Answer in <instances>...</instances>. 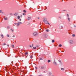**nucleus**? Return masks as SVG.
I'll return each instance as SVG.
<instances>
[{
  "instance_id": "f704fd0d",
  "label": "nucleus",
  "mask_w": 76,
  "mask_h": 76,
  "mask_svg": "<svg viewBox=\"0 0 76 76\" xmlns=\"http://www.w3.org/2000/svg\"><path fill=\"white\" fill-rule=\"evenodd\" d=\"M4 45H6V43H4Z\"/></svg>"
},
{
  "instance_id": "2eb2a0df",
  "label": "nucleus",
  "mask_w": 76,
  "mask_h": 76,
  "mask_svg": "<svg viewBox=\"0 0 76 76\" xmlns=\"http://www.w3.org/2000/svg\"><path fill=\"white\" fill-rule=\"evenodd\" d=\"M48 63H50V62H51V61H50V60H48Z\"/></svg>"
},
{
  "instance_id": "37998d69",
  "label": "nucleus",
  "mask_w": 76,
  "mask_h": 76,
  "mask_svg": "<svg viewBox=\"0 0 76 76\" xmlns=\"http://www.w3.org/2000/svg\"><path fill=\"white\" fill-rule=\"evenodd\" d=\"M44 73H45V71H44Z\"/></svg>"
},
{
  "instance_id": "ea45409f",
  "label": "nucleus",
  "mask_w": 76,
  "mask_h": 76,
  "mask_svg": "<svg viewBox=\"0 0 76 76\" xmlns=\"http://www.w3.org/2000/svg\"><path fill=\"white\" fill-rule=\"evenodd\" d=\"M15 25H16L15 24H14V25H13V26H15Z\"/></svg>"
},
{
  "instance_id": "aec40b11",
  "label": "nucleus",
  "mask_w": 76,
  "mask_h": 76,
  "mask_svg": "<svg viewBox=\"0 0 76 76\" xmlns=\"http://www.w3.org/2000/svg\"><path fill=\"white\" fill-rule=\"evenodd\" d=\"M52 42L53 43L54 42V40H52Z\"/></svg>"
},
{
  "instance_id": "7ed1b4c3",
  "label": "nucleus",
  "mask_w": 76,
  "mask_h": 76,
  "mask_svg": "<svg viewBox=\"0 0 76 76\" xmlns=\"http://www.w3.org/2000/svg\"><path fill=\"white\" fill-rule=\"evenodd\" d=\"M37 35H38V33L37 32H34L33 33V35L34 36H37Z\"/></svg>"
},
{
  "instance_id": "393cba45",
  "label": "nucleus",
  "mask_w": 76,
  "mask_h": 76,
  "mask_svg": "<svg viewBox=\"0 0 76 76\" xmlns=\"http://www.w3.org/2000/svg\"><path fill=\"white\" fill-rule=\"evenodd\" d=\"M7 36L8 37H9L10 36H9V35L8 34H7Z\"/></svg>"
},
{
  "instance_id": "cd10ccee",
  "label": "nucleus",
  "mask_w": 76,
  "mask_h": 76,
  "mask_svg": "<svg viewBox=\"0 0 76 76\" xmlns=\"http://www.w3.org/2000/svg\"><path fill=\"white\" fill-rule=\"evenodd\" d=\"M12 48H14V45H12Z\"/></svg>"
},
{
  "instance_id": "dca6fc26",
  "label": "nucleus",
  "mask_w": 76,
  "mask_h": 76,
  "mask_svg": "<svg viewBox=\"0 0 76 76\" xmlns=\"http://www.w3.org/2000/svg\"><path fill=\"white\" fill-rule=\"evenodd\" d=\"M72 36L73 37H75V34H72Z\"/></svg>"
},
{
  "instance_id": "0eeeda50",
  "label": "nucleus",
  "mask_w": 76,
  "mask_h": 76,
  "mask_svg": "<svg viewBox=\"0 0 76 76\" xmlns=\"http://www.w3.org/2000/svg\"><path fill=\"white\" fill-rule=\"evenodd\" d=\"M0 13H2V14H4V12H3L1 10H0Z\"/></svg>"
},
{
  "instance_id": "c9c22d12",
  "label": "nucleus",
  "mask_w": 76,
  "mask_h": 76,
  "mask_svg": "<svg viewBox=\"0 0 76 76\" xmlns=\"http://www.w3.org/2000/svg\"><path fill=\"white\" fill-rule=\"evenodd\" d=\"M59 18H60V19L61 18V16H59Z\"/></svg>"
},
{
  "instance_id": "de8ad7c7",
  "label": "nucleus",
  "mask_w": 76,
  "mask_h": 76,
  "mask_svg": "<svg viewBox=\"0 0 76 76\" xmlns=\"http://www.w3.org/2000/svg\"><path fill=\"white\" fill-rule=\"evenodd\" d=\"M28 24H29V23Z\"/></svg>"
},
{
  "instance_id": "f257e3e1",
  "label": "nucleus",
  "mask_w": 76,
  "mask_h": 76,
  "mask_svg": "<svg viewBox=\"0 0 76 76\" xmlns=\"http://www.w3.org/2000/svg\"><path fill=\"white\" fill-rule=\"evenodd\" d=\"M22 23L21 22H18V23H14L15 25H16V26H19V25H20V24H22Z\"/></svg>"
},
{
  "instance_id": "1a4fd4ad",
  "label": "nucleus",
  "mask_w": 76,
  "mask_h": 76,
  "mask_svg": "<svg viewBox=\"0 0 76 76\" xmlns=\"http://www.w3.org/2000/svg\"><path fill=\"white\" fill-rule=\"evenodd\" d=\"M45 67L44 66H41V69H44Z\"/></svg>"
},
{
  "instance_id": "6e6552de",
  "label": "nucleus",
  "mask_w": 76,
  "mask_h": 76,
  "mask_svg": "<svg viewBox=\"0 0 76 76\" xmlns=\"http://www.w3.org/2000/svg\"><path fill=\"white\" fill-rule=\"evenodd\" d=\"M61 70L64 71V68H61Z\"/></svg>"
},
{
  "instance_id": "ddd939ff",
  "label": "nucleus",
  "mask_w": 76,
  "mask_h": 76,
  "mask_svg": "<svg viewBox=\"0 0 76 76\" xmlns=\"http://www.w3.org/2000/svg\"><path fill=\"white\" fill-rule=\"evenodd\" d=\"M18 19H20V16H18Z\"/></svg>"
},
{
  "instance_id": "473e14b6",
  "label": "nucleus",
  "mask_w": 76,
  "mask_h": 76,
  "mask_svg": "<svg viewBox=\"0 0 76 76\" xmlns=\"http://www.w3.org/2000/svg\"><path fill=\"white\" fill-rule=\"evenodd\" d=\"M67 17H69V14H67Z\"/></svg>"
},
{
  "instance_id": "4c0bfd02",
  "label": "nucleus",
  "mask_w": 76,
  "mask_h": 76,
  "mask_svg": "<svg viewBox=\"0 0 76 76\" xmlns=\"http://www.w3.org/2000/svg\"><path fill=\"white\" fill-rule=\"evenodd\" d=\"M19 20H20V21H21V19H19Z\"/></svg>"
},
{
  "instance_id": "a19ab883",
  "label": "nucleus",
  "mask_w": 76,
  "mask_h": 76,
  "mask_svg": "<svg viewBox=\"0 0 76 76\" xmlns=\"http://www.w3.org/2000/svg\"><path fill=\"white\" fill-rule=\"evenodd\" d=\"M7 45L8 47H9V45Z\"/></svg>"
},
{
  "instance_id": "6ab92c4d",
  "label": "nucleus",
  "mask_w": 76,
  "mask_h": 76,
  "mask_svg": "<svg viewBox=\"0 0 76 76\" xmlns=\"http://www.w3.org/2000/svg\"><path fill=\"white\" fill-rule=\"evenodd\" d=\"M7 28L8 29H9V28H10V26H7Z\"/></svg>"
},
{
  "instance_id": "79ce46f5",
  "label": "nucleus",
  "mask_w": 76,
  "mask_h": 76,
  "mask_svg": "<svg viewBox=\"0 0 76 76\" xmlns=\"http://www.w3.org/2000/svg\"><path fill=\"white\" fill-rule=\"evenodd\" d=\"M63 11L64 12V11H66V10H64Z\"/></svg>"
},
{
  "instance_id": "20e7f679",
  "label": "nucleus",
  "mask_w": 76,
  "mask_h": 76,
  "mask_svg": "<svg viewBox=\"0 0 76 76\" xmlns=\"http://www.w3.org/2000/svg\"><path fill=\"white\" fill-rule=\"evenodd\" d=\"M69 42L70 44H72L73 43V40H70L69 41Z\"/></svg>"
},
{
  "instance_id": "b1692460",
  "label": "nucleus",
  "mask_w": 76,
  "mask_h": 76,
  "mask_svg": "<svg viewBox=\"0 0 76 76\" xmlns=\"http://www.w3.org/2000/svg\"><path fill=\"white\" fill-rule=\"evenodd\" d=\"M61 46H62V45H61L60 44L59 45V47H61Z\"/></svg>"
},
{
  "instance_id": "7c9ffc66",
  "label": "nucleus",
  "mask_w": 76,
  "mask_h": 76,
  "mask_svg": "<svg viewBox=\"0 0 76 76\" xmlns=\"http://www.w3.org/2000/svg\"><path fill=\"white\" fill-rule=\"evenodd\" d=\"M37 19H39V17H38L37 18Z\"/></svg>"
},
{
  "instance_id": "c85d7f7f",
  "label": "nucleus",
  "mask_w": 76,
  "mask_h": 76,
  "mask_svg": "<svg viewBox=\"0 0 76 76\" xmlns=\"http://www.w3.org/2000/svg\"><path fill=\"white\" fill-rule=\"evenodd\" d=\"M26 15V14H25V13H23V15Z\"/></svg>"
},
{
  "instance_id": "c03bdc74",
  "label": "nucleus",
  "mask_w": 76,
  "mask_h": 76,
  "mask_svg": "<svg viewBox=\"0 0 76 76\" xmlns=\"http://www.w3.org/2000/svg\"><path fill=\"white\" fill-rule=\"evenodd\" d=\"M30 76H32V75H30Z\"/></svg>"
},
{
  "instance_id": "72a5a7b5",
  "label": "nucleus",
  "mask_w": 76,
  "mask_h": 76,
  "mask_svg": "<svg viewBox=\"0 0 76 76\" xmlns=\"http://www.w3.org/2000/svg\"><path fill=\"white\" fill-rule=\"evenodd\" d=\"M15 37V35H13L12 36V37H13V38H14V37Z\"/></svg>"
},
{
  "instance_id": "e433bc0d",
  "label": "nucleus",
  "mask_w": 76,
  "mask_h": 76,
  "mask_svg": "<svg viewBox=\"0 0 76 76\" xmlns=\"http://www.w3.org/2000/svg\"><path fill=\"white\" fill-rule=\"evenodd\" d=\"M48 23V25H50V23Z\"/></svg>"
},
{
  "instance_id": "f8f14e48",
  "label": "nucleus",
  "mask_w": 76,
  "mask_h": 76,
  "mask_svg": "<svg viewBox=\"0 0 76 76\" xmlns=\"http://www.w3.org/2000/svg\"><path fill=\"white\" fill-rule=\"evenodd\" d=\"M30 57L31 58H33V56H32L31 55V56H30Z\"/></svg>"
},
{
  "instance_id": "412c9836",
  "label": "nucleus",
  "mask_w": 76,
  "mask_h": 76,
  "mask_svg": "<svg viewBox=\"0 0 76 76\" xmlns=\"http://www.w3.org/2000/svg\"><path fill=\"white\" fill-rule=\"evenodd\" d=\"M68 20L69 22H70V18H68Z\"/></svg>"
},
{
  "instance_id": "a18cd8bd",
  "label": "nucleus",
  "mask_w": 76,
  "mask_h": 76,
  "mask_svg": "<svg viewBox=\"0 0 76 76\" xmlns=\"http://www.w3.org/2000/svg\"><path fill=\"white\" fill-rule=\"evenodd\" d=\"M75 27H76V26H75Z\"/></svg>"
},
{
  "instance_id": "9b49d317",
  "label": "nucleus",
  "mask_w": 76,
  "mask_h": 76,
  "mask_svg": "<svg viewBox=\"0 0 76 76\" xmlns=\"http://www.w3.org/2000/svg\"><path fill=\"white\" fill-rule=\"evenodd\" d=\"M1 37L3 38H4V37H3V34H1Z\"/></svg>"
},
{
  "instance_id": "4be33fe9",
  "label": "nucleus",
  "mask_w": 76,
  "mask_h": 76,
  "mask_svg": "<svg viewBox=\"0 0 76 76\" xmlns=\"http://www.w3.org/2000/svg\"><path fill=\"white\" fill-rule=\"evenodd\" d=\"M23 12L24 13H26V11L25 10H24Z\"/></svg>"
},
{
  "instance_id": "5701e85b",
  "label": "nucleus",
  "mask_w": 76,
  "mask_h": 76,
  "mask_svg": "<svg viewBox=\"0 0 76 76\" xmlns=\"http://www.w3.org/2000/svg\"><path fill=\"white\" fill-rule=\"evenodd\" d=\"M11 30L12 32H13V30L11 28L10 29Z\"/></svg>"
},
{
  "instance_id": "49530a36",
  "label": "nucleus",
  "mask_w": 76,
  "mask_h": 76,
  "mask_svg": "<svg viewBox=\"0 0 76 76\" xmlns=\"http://www.w3.org/2000/svg\"><path fill=\"white\" fill-rule=\"evenodd\" d=\"M59 62H60V61H59Z\"/></svg>"
},
{
  "instance_id": "4468645a",
  "label": "nucleus",
  "mask_w": 76,
  "mask_h": 76,
  "mask_svg": "<svg viewBox=\"0 0 76 76\" xmlns=\"http://www.w3.org/2000/svg\"><path fill=\"white\" fill-rule=\"evenodd\" d=\"M4 20H7V18H4Z\"/></svg>"
},
{
  "instance_id": "c756f323",
  "label": "nucleus",
  "mask_w": 76,
  "mask_h": 76,
  "mask_svg": "<svg viewBox=\"0 0 76 76\" xmlns=\"http://www.w3.org/2000/svg\"><path fill=\"white\" fill-rule=\"evenodd\" d=\"M61 28H63V27L62 26H61Z\"/></svg>"
},
{
  "instance_id": "f3484780",
  "label": "nucleus",
  "mask_w": 76,
  "mask_h": 76,
  "mask_svg": "<svg viewBox=\"0 0 76 76\" xmlns=\"http://www.w3.org/2000/svg\"><path fill=\"white\" fill-rule=\"evenodd\" d=\"M14 15L15 16H17V15H18V13H15L14 14Z\"/></svg>"
},
{
  "instance_id": "2f4dec72",
  "label": "nucleus",
  "mask_w": 76,
  "mask_h": 76,
  "mask_svg": "<svg viewBox=\"0 0 76 76\" xmlns=\"http://www.w3.org/2000/svg\"><path fill=\"white\" fill-rule=\"evenodd\" d=\"M42 60V58H40V60Z\"/></svg>"
},
{
  "instance_id": "f03ea898",
  "label": "nucleus",
  "mask_w": 76,
  "mask_h": 76,
  "mask_svg": "<svg viewBox=\"0 0 76 76\" xmlns=\"http://www.w3.org/2000/svg\"><path fill=\"white\" fill-rule=\"evenodd\" d=\"M47 20V19L46 18H44L43 21L44 23H46V24L48 23V21Z\"/></svg>"
},
{
  "instance_id": "9d476101",
  "label": "nucleus",
  "mask_w": 76,
  "mask_h": 76,
  "mask_svg": "<svg viewBox=\"0 0 76 76\" xmlns=\"http://www.w3.org/2000/svg\"><path fill=\"white\" fill-rule=\"evenodd\" d=\"M33 46H34V45L32 44L31 46V45L30 46V47H31V48H32V47Z\"/></svg>"
},
{
  "instance_id": "bb28decb",
  "label": "nucleus",
  "mask_w": 76,
  "mask_h": 76,
  "mask_svg": "<svg viewBox=\"0 0 76 76\" xmlns=\"http://www.w3.org/2000/svg\"><path fill=\"white\" fill-rule=\"evenodd\" d=\"M33 48H34V49H36V47H34Z\"/></svg>"
},
{
  "instance_id": "a878e982",
  "label": "nucleus",
  "mask_w": 76,
  "mask_h": 76,
  "mask_svg": "<svg viewBox=\"0 0 76 76\" xmlns=\"http://www.w3.org/2000/svg\"><path fill=\"white\" fill-rule=\"evenodd\" d=\"M46 31L47 32H49V30H48V29H47L46 30Z\"/></svg>"
},
{
  "instance_id": "423d86ee",
  "label": "nucleus",
  "mask_w": 76,
  "mask_h": 76,
  "mask_svg": "<svg viewBox=\"0 0 76 76\" xmlns=\"http://www.w3.org/2000/svg\"><path fill=\"white\" fill-rule=\"evenodd\" d=\"M31 17H28V19H27L28 20H31Z\"/></svg>"
},
{
  "instance_id": "39448f33",
  "label": "nucleus",
  "mask_w": 76,
  "mask_h": 76,
  "mask_svg": "<svg viewBox=\"0 0 76 76\" xmlns=\"http://www.w3.org/2000/svg\"><path fill=\"white\" fill-rule=\"evenodd\" d=\"M53 64H55V65H57V64L56 62V61H54L53 62Z\"/></svg>"
},
{
  "instance_id": "58836bf2",
  "label": "nucleus",
  "mask_w": 76,
  "mask_h": 76,
  "mask_svg": "<svg viewBox=\"0 0 76 76\" xmlns=\"http://www.w3.org/2000/svg\"><path fill=\"white\" fill-rule=\"evenodd\" d=\"M35 68H36V69H37V67H36Z\"/></svg>"
},
{
  "instance_id": "a211bd4d",
  "label": "nucleus",
  "mask_w": 76,
  "mask_h": 76,
  "mask_svg": "<svg viewBox=\"0 0 76 76\" xmlns=\"http://www.w3.org/2000/svg\"><path fill=\"white\" fill-rule=\"evenodd\" d=\"M28 54V53L27 52H26L25 53V54L26 55Z\"/></svg>"
}]
</instances>
